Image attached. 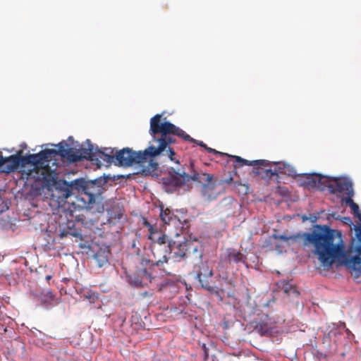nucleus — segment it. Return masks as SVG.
Listing matches in <instances>:
<instances>
[{
	"label": "nucleus",
	"instance_id": "obj_1",
	"mask_svg": "<svg viewBox=\"0 0 361 361\" xmlns=\"http://www.w3.org/2000/svg\"><path fill=\"white\" fill-rule=\"evenodd\" d=\"M303 238L305 246L314 247V253L324 267H329L342 259V263L350 269L354 277L361 276V252H358L361 242L357 238L356 244L350 247V250L356 255L350 258L346 257L341 233L327 226L316 225L314 229L310 233H305Z\"/></svg>",
	"mask_w": 361,
	"mask_h": 361
},
{
	"label": "nucleus",
	"instance_id": "obj_2",
	"mask_svg": "<svg viewBox=\"0 0 361 361\" xmlns=\"http://www.w3.org/2000/svg\"><path fill=\"white\" fill-rule=\"evenodd\" d=\"M192 181L197 182L202 187V194L208 200L216 198L217 193L215 190L219 184L217 178L210 173L204 172L190 161L189 164H185L175 168H171L169 177L164 179L166 187L171 191L187 185Z\"/></svg>",
	"mask_w": 361,
	"mask_h": 361
},
{
	"label": "nucleus",
	"instance_id": "obj_3",
	"mask_svg": "<svg viewBox=\"0 0 361 361\" xmlns=\"http://www.w3.org/2000/svg\"><path fill=\"white\" fill-rule=\"evenodd\" d=\"M153 140L158 143L156 147L153 145L149 146L145 150L134 151L131 148L125 147L116 152V164L119 166H131L138 165L142 167V172L145 174L150 173L158 169V163L154 159L166 149V142L159 137H152Z\"/></svg>",
	"mask_w": 361,
	"mask_h": 361
},
{
	"label": "nucleus",
	"instance_id": "obj_4",
	"mask_svg": "<svg viewBox=\"0 0 361 361\" xmlns=\"http://www.w3.org/2000/svg\"><path fill=\"white\" fill-rule=\"evenodd\" d=\"M161 117L162 115L158 114L151 118L149 133L150 135L154 137H155V135L160 134L161 139L164 140L166 143L164 152L171 161L180 164L179 161L174 157L176 155L175 151L169 146L171 143L176 142V140L173 137V135L181 137L185 141L196 143L197 145L204 149L206 148L207 145L202 141L193 139L188 134L185 133L184 130L176 126L174 124L169 121L161 122Z\"/></svg>",
	"mask_w": 361,
	"mask_h": 361
},
{
	"label": "nucleus",
	"instance_id": "obj_5",
	"mask_svg": "<svg viewBox=\"0 0 361 361\" xmlns=\"http://www.w3.org/2000/svg\"><path fill=\"white\" fill-rule=\"evenodd\" d=\"M169 253L177 262L182 260L189 263H197L202 261L203 247L201 241L197 238H185L183 241L169 242Z\"/></svg>",
	"mask_w": 361,
	"mask_h": 361
},
{
	"label": "nucleus",
	"instance_id": "obj_6",
	"mask_svg": "<svg viewBox=\"0 0 361 361\" xmlns=\"http://www.w3.org/2000/svg\"><path fill=\"white\" fill-rule=\"evenodd\" d=\"M145 224L149 226V238L152 240L150 248L154 260L142 259V264L147 266L152 263V265L159 267L167 262L169 250L166 247H169V242L172 241L162 231L154 229L153 226L147 221H145Z\"/></svg>",
	"mask_w": 361,
	"mask_h": 361
},
{
	"label": "nucleus",
	"instance_id": "obj_7",
	"mask_svg": "<svg viewBox=\"0 0 361 361\" xmlns=\"http://www.w3.org/2000/svg\"><path fill=\"white\" fill-rule=\"evenodd\" d=\"M56 154L54 149H44L37 154H32L24 156L20 159V166L25 167L27 165L33 166V170L37 176V179H46L47 175L49 174L51 169L49 168V162L51 157Z\"/></svg>",
	"mask_w": 361,
	"mask_h": 361
},
{
	"label": "nucleus",
	"instance_id": "obj_8",
	"mask_svg": "<svg viewBox=\"0 0 361 361\" xmlns=\"http://www.w3.org/2000/svg\"><path fill=\"white\" fill-rule=\"evenodd\" d=\"M234 158V164L233 166L235 168L242 167L244 165L252 166H253V172L257 174H261L264 173L265 175L268 177H272L274 176H277V173H274V171H276V165H274V169H264V167H267L273 164L267 160L264 159H259L254 161H248L247 159H243L238 156H232Z\"/></svg>",
	"mask_w": 361,
	"mask_h": 361
},
{
	"label": "nucleus",
	"instance_id": "obj_9",
	"mask_svg": "<svg viewBox=\"0 0 361 361\" xmlns=\"http://www.w3.org/2000/svg\"><path fill=\"white\" fill-rule=\"evenodd\" d=\"M160 218L163 223L169 226V231L171 228L175 229V235H179L182 231L187 226L188 221L186 220L181 221L176 215H175L170 209L161 208Z\"/></svg>",
	"mask_w": 361,
	"mask_h": 361
},
{
	"label": "nucleus",
	"instance_id": "obj_10",
	"mask_svg": "<svg viewBox=\"0 0 361 361\" xmlns=\"http://www.w3.org/2000/svg\"><path fill=\"white\" fill-rule=\"evenodd\" d=\"M103 191L102 186L97 185L96 181H92L87 183L85 191L81 192L80 199L84 202V206L90 207Z\"/></svg>",
	"mask_w": 361,
	"mask_h": 361
},
{
	"label": "nucleus",
	"instance_id": "obj_11",
	"mask_svg": "<svg viewBox=\"0 0 361 361\" xmlns=\"http://www.w3.org/2000/svg\"><path fill=\"white\" fill-rule=\"evenodd\" d=\"M213 271L212 269H209L207 267V270L202 272V270L199 271L197 274V278L201 284L202 288L209 291L211 294L216 295L220 301L224 300V290H218L217 288L214 286L211 285L212 277Z\"/></svg>",
	"mask_w": 361,
	"mask_h": 361
},
{
	"label": "nucleus",
	"instance_id": "obj_12",
	"mask_svg": "<svg viewBox=\"0 0 361 361\" xmlns=\"http://www.w3.org/2000/svg\"><path fill=\"white\" fill-rule=\"evenodd\" d=\"M51 192V198L59 204L64 202L72 195L71 187L69 185V183L64 180L54 181Z\"/></svg>",
	"mask_w": 361,
	"mask_h": 361
},
{
	"label": "nucleus",
	"instance_id": "obj_13",
	"mask_svg": "<svg viewBox=\"0 0 361 361\" xmlns=\"http://www.w3.org/2000/svg\"><path fill=\"white\" fill-rule=\"evenodd\" d=\"M251 324L254 331L261 336L271 334L274 328V323L267 314H264L259 319H255Z\"/></svg>",
	"mask_w": 361,
	"mask_h": 361
},
{
	"label": "nucleus",
	"instance_id": "obj_14",
	"mask_svg": "<svg viewBox=\"0 0 361 361\" xmlns=\"http://www.w3.org/2000/svg\"><path fill=\"white\" fill-rule=\"evenodd\" d=\"M328 189L331 193L345 192V193L353 190L352 182L346 178H335L327 185Z\"/></svg>",
	"mask_w": 361,
	"mask_h": 361
},
{
	"label": "nucleus",
	"instance_id": "obj_15",
	"mask_svg": "<svg viewBox=\"0 0 361 361\" xmlns=\"http://www.w3.org/2000/svg\"><path fill=\"white\" fill-rule=\"evenodd\" d=\"M221 261L228 264H238L239 262L245 263L246 257L240 250H237L233 247H228L224 250L220 255Z\"/></svg>",
	"mask_w": 361,
	"mask_h": 361
},
{
	"label": "nucleus",
	"instance_id": "obj_16",
	"mask_svg": "<svg viewBox=\"0 0 361 361\" xmlns=\"http://www.w3.org/2000/svg\"><path fill=\"white\" fill-rule=\"evenodd\" d=\"M58 153L62 157L67 159L71 162H76L80 161V157L78 156V149L68 147L66 142H61L59 144Z\"/></svg>",
	"mask_w": 361,
	"mask_h": 361
},
{
	"label": "nucleus",
	"instance_id": "obj_17",
	"mask_svg": "<svg viewBox=\"0 0 361 361\" xmlns=\"http://www.w3.org/2000/svg\"><path fill=\"white\" fill-rule=\"evenodd\" d=\"M323 176L318 173H305L300 176L301 184L307 188H319Z\"/></svg>",
	"mask_w": 361,
	"mask_h": 361
},
{
	"label": "nucleus",
	"instance_id": "obj_18",
	"mask_svg": "<svg viewBox=\"0 0 361 361\" xmlns=\"http://www.w3.org/2000/svg\"><path fill=\"white\" fill-rule=\"evenodd\" d=\"M273 165H276V171L274 173L283 174L288 176H296V171L293 166L285 162H273Z\"/></svg>",
	"mask_w": 361,
	"mask_h": 361
},
{
	"label": "nucleus",
	"instance_id": "obj_19",
	"mask_svg": "<svg viewBox=\"0 0 361 361\" xmlns=\"http://www.w3.org/2000/svg\"><path fill=\"white\" fill-rule=\"evenodd\" d=\"M94 258L99 267L109 264V252L104 250H98L94 255Z\"/></svg>",
	"mask_w": 361,
	"mask_h": 361
},
{
	"label": "nucleus",
	"instance_id": "obj_20",
	"mask_svg": "<svg viewBox=\"0 0 361 361\" xmlns=\"http://www.w3.org/2000/svg\"><path fill=\"white\" fill-rule=\"evenodd\" d=\"M278 288L285 294L289 295L291 293H298L293 284L289 281L281 280L276 283Z\"/></svg>",
	"mask_w": 361,
	"mask_h": 361
},
{
	"label": "nucleus",
	"instance_id": "obj_21",
	"mask_svg": "<svg viewBox=\"0 0 361 361\" xmlns=\"http://www.w3.org/2000/svg\"><path fill=\"white\" fill-rule=\"evenodd\" d=\"M98 152L104 157V161L110 164H116V153L114 148L104 147Z\"/></svg>",
	"mask_w": 361,
	"mask_h": 361
},
{
	"label": "nucleus",
	"instance_id": "obj_22",
	"mask_svg": "<svg viewBox=\"0 0 361 361\" xmlns=\"http://www.w3.org/2000/svg\"><path fill=\"white\" fill-rule=\"evenodd\" d=\"M80 161L86 159L90 161L94 160V154L91 148H81L78 149Z\"/></svg>",
	"mask_w": 361,
	"mask_h": 361
},
{
	"label": "nucleus",
	"instance_id": "obj_23",
	"mask_svg": "<svg viewBox=\"0 0 361 361\" xmlns=\"http://www.w3.org/2000/svg\"><path fill=\"white\" fill-rule=\"evenodd\" d=\"M86 181L82 179H76L69 183V185L71 187V192L73 193V190H77L78 192H84L86 186L87 185Z\"/></svg>",
	"mask_w": 361,
	"mask_h": 361
},
{
	"label": "nucleus",
	"instance_id": "obj_24",
	"mask_svg": "<svg viewBox=\"0 0 361 361\" xmlns=\"http://www.w3.org/2000/svg\"><path fill=\"white\" fill-rule=\"evenodd\" d=\"M5 164L7 163H10L11 164L8 165V169L10 171H14L20 166V159L14 155H11L9 157H5Z\"/></svg>",
	"mask_w": 361,
	"mask_h": 361
},
{
	"label": "nucleus",
	"instance_id": "obj_25",
	"mask_svg": "<svg viewBox=\"0 0 361 361\" xmlns=\"http://www.w3.org/2000/svg\"><path fill=\"white\" fill-rule=\"evenodd\" d=\"M306 232L303 233L302 235H290V236H287L286 235H274V238L275 239L280 240L282 241H288L289 240H291L294 242H297V241H298V240L300 238H301L302 240V242L304 243L303 235ZM303 245H305L304 243H303Z\"/></svg>",
	"mask_w": 361,
	"mask_h": 361
},
{
	"label": "nucleus",
	"instance_id": "obj_26",
	"mask_svg": "<svg viewBox=\"0 0 361 361\" xmlns=\"http://www.w3.org/2000/svg\"><path fill=\"white\" fill-rule=\"evenodd\" d=\"M205 149L209 152V153H213L214 154H216V155H219L220 157H231L233 159H234L232 156L233 155H228V154H226V153H224V152H219V151H216V149H212L211 147H206Z\"/></svg>",
	"mask_w": 361,
	"mask_h": 361
},
{
	"label": "nucleus",
	"instance_id": "obj_27",
	"mask_svg": "<svg viewBox=\"0 0 361 361\" xmlns=\"http://www.w3.org/2000/svg\"><path fill=\"white\" fill-rule=\"evenodd\" d=\"M347 197L343 199V202L349 207L354 202L352 197L354 195L353 190L346 193Z\"/></svg>",
	"mask_w": 361,
	"mask_h": 361
},
{
	"label": "nucleus",
	"instance_id": "obj_28",
	"mask_svg": "<svg viewBox=\"0 0 361 361\" xmlns=\"http://www.w3.org/2000/svg\"><path fill=\"white\" fill-rule=\"evenodd\" d=\"M202 348L204 350V361H216L213 356L209 357V353H208V348H207L205 344L202 345Z\"/></svg>",
	"mask_w": 361,
	"mask_h": 361
},
{
	"label": "nucleus",
	"instance_id": "obj_29",
	"mask_svg": "<svg viewBox=\"0 0 361 361\" xmlns=\"http://www.w3.org/2000/svg\"><path fill=\"white\" fill-rule=\"evenodd\" d=\"M68 235L77 236V233L75 231H62L60 233L61 238L67 237Z\"/></svg>",
	"mask_w": 361,
	"mask_h": 361
},
{
	"label": "nucleus",
	"instance_id": "obj_30",
	"mask_svg": "<svg viewBox=\"0 0 361 361\" xmlns=\"http://www.w3.org/2000/svg\"><path fill=\"white\" fill-rule=\"evenodd\" d=\"M85 297L90 300V302H94L98 299V295L93 293L92 294H85Z\"/></svg>",
	"mask_w": 361,
	"mask_h": 361
},
{
	"label": "nucleus",
	"instance_id": "obj_31",
	"mask_svg": "<svg viewBox=\"0 0 361 361\" xmlns=\"http://www.w3.org/2000/svg\"><path fill=\"white\" fill-rule=\"evenodd\" d=\"M140 274L146 278L147 280H149L151 279L150 274L147 272L146 269H143L140 271Z\"/></svg>",
	"mask_w": 361,
	"mask_h": 361
},
{
	"label": "nucleus",
	"instance_id": "obj_32",
	"mask_svg": "<svg viewBox=\"0 0 361 361\" xmlns=\"http://www.w3.org/2000/svg\"><path fill=\"white\" fill-rule=\"evenodd\" d=\"M14 156H16L18 157L20 159L23 157L24 156L23 155V151L22 150H18L16 154H13Z\"/></svg>",
	"mask_w": 361,
	"mask_h": 361
},
{
	"label": "nucleus",
	"instance_id": "obj_33",
	"mask_svg": "<svg viewBox=\"0 0 361 361\" xmlns=\"http://www.w3.org/2000/svg\"><path fill=\"white\" fill-rule=\"evenodd\" d=\"M5 164L4 157L2 156L1 152H0V166H2Z\"/></svg>",
	"mask_w": 361,
	"mask_h": 361
},
{
	"label": "nucleus",
	"instance_id": "obj_34",
	"mask_svg": "<svg viewBox=\"0 0 361 361\" xmlns=\"http://www.w3.org/2000/svg\"><path fill=\"white\" fill-rule=\"evenodd\" d=\"M309 219H310L311 222L314 223L317 221V217L316 216H311Z\"/></svg>",
	"mask_w": 361,
	"mask_h": 361
},
{
	"label": "nucleus",
	"instance_id": "obj_35",
	"mask_svg": "<svg viewBox=\"0 0 361 361\" xmlns=\"http://www.w3.org/2000/svg\"><path fill=\"white\" fill-rule=\"evenodd\" d=\"M344 219H345V223H348H348H352V221H351V219H350V217H345V218H344Z\"/></svg>",
	"mask_w": 361,
	"mask_h": 361
},
{
	"label": "nucleus",
	"instance_id": "obj_36",
	"mask_svg": "<svg viewBox=\"0 0 361 361\" xmlns=\"http://www.w3.org/2000/svg\"><path fill=\"white\" fill-rule=\"evenodd\" d=\"M135 284H136L137 286H141V285H142V281L141 280H137V281H135Z\"/></svg>",
	"mask_w": 361,
	"mask_h": 361
},
{
	"label": "nucleus",
	"instance_id": "obj_37",
	"mask_svg": "<svg viewBox=\"0 0 361 361\" xmlns=\"http://www.w3.org/2000/svg\"><path fill=\"white\" fill-rule=\"evenodd\" d=\"M302 221H307V219H309V218H308L307 216H305V215H303V216H302Z\"/></svg>",
	"mask_w": 361,
	"mask_h": 361
},
{
	"label": "nucleus",
	"instance_id": "obj_38",
	"mask_svg": "<svg viewBox=\"0 0 361 361\" xmlns=\"http://www.w3.org/2000/svg\"><path fill=\"white\" fill-rule=\"evenodd\" d=\"M51 278V276L49 275L46 276L47 280H49Z\"/></svg>",
	"mask_w": 361,
	"mask_h": 361
}]
</instances>
